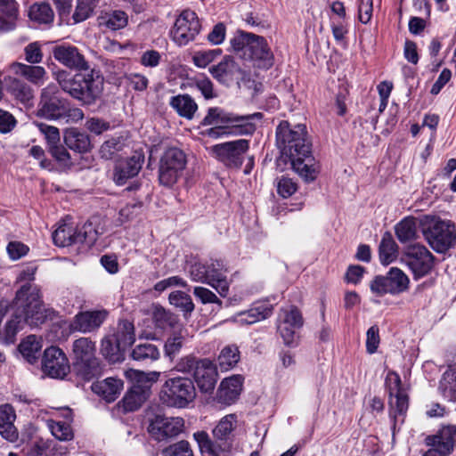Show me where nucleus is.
Returning <instances> with one entry per match:
<instances>
[{"label": "nucleus", "mask_w": 456, "mask_h": 456, "mask_svg": "<svg viewBox=\"0 0 456 456\" xmlns=\"http://www.w3.org/2000/svg\"><path fill=\"white\" fill-rule=\"evenodd\" d=\"M228 268L222 259H211V262H195L190 267V276L193 281L206 283L216 290L222 297L229 294L230 281L225 273Z\"/></svg>", "instance_id": "nucleus-8"}, {"label": "nucleus", "mask_w": 456, "mask_h": 456, "mask_svg": "<svg viewBox=\"0 0 456 456\" xmlns=\"http://www.w3.org/2000/svg\"><path fill=\"white\" fill-rule=\"evenodd\" d=\"M409 277L399 268L392 267L386 275H377L371 281L370 288L377 296L386 294L398 295L408 290Z\"/></svg>", "instance_id": "nucleus-14"}, {"label": "nucleus", "mask_w": 456, "mask_h": 456, "mask_svg": "<svg viewBox=\"0 0 456 456\" xmlns=\"http://www.w3.org/2000/svg\"><path fill=\"white\" fill-rule=\"evenodd\" d=\"M221 54L222 50L219 48L208 51H199L193 55L192 61L197 67L205 68Z\"/></svg>", "instance_id": "nucleus-54"}, {"label": "nucleus", "mask_w": 456, "mask_h": 456, "mask_svg": "<svg viewBox=\"0 0 456 456\" xmlns=\"http://www.w3.org/2000/svg\"><path fill=\"white\" fill-rule=\"evenodd\" d=\"M47 151L61 169H69L73 166L71 156L67 147L61 143L47 147Z\"/></svg>", "instance_id": "nucleus-48"}, {"label": "nucleus", "mask_w": 456, "mask_h": 456, "mask_svg": "<svg viewBox=\"0 0 456 456\" xmlns=\"http://www.w3.org/2000/svg\"><path fill=\"white\" fill-rule=\"evenodd\" d=\"M112 338L118 343V346L126 350L135 341L134 323L128 320L119 321L117 331L112 335Z\"/></svg>", "instance_id": "nucleus-34"}, {"label": "nucleus", "mask_w": 456, "mask_h": 456, "mask_svg": "<svg viewBox=\"0 0 456 456\" xmlns=\"http://www.w3.org/2000/svg\"><path fill=\"white\" fill-rule=\"evenodd\" d=\"M397 245L389 232H386L379 243V254L383 265L392 263L396 257Z\"/></svg>", "instance_id": "nucleus-43"}, {"label": "nucleus", "mask_w": 456, "mask_h": 456, "mask_svg": "<svg viewBox=\"0 0 456 456\" xmlns=\"http://www.w3.org/2000/svg\"><path fill=\"white\" fill-rule=\"evenodd\" d=\"M183 428V418L157 414L150 420L148 432L155 441L166 442L179 436Z\"/></svg>", "instance_id": "nucleus-17"}, {"label": "nucleus", "mask_w": 456, "mask_h": 456, "mask_svg": "<svg viewBox=\"0 0 456 456\" xmlns=\"http://www.w3.org/2000/svg\"><path fill=\"white\" fill-rule=\"evenodd\" d=\"M278 321L300 328L304 325L303 315L300 310L295 305L281 309Z\"/></svg>", "instance_id": "nucleus-50"}, {"label": "nucleus", "mask_w": 456, "mask_h": 456, "mask_svg": "<svg viewBox=\"0 0 456 456\" xmlns=\"http://www.w3.org/2000/svg\"><path fill=\"white\" fill-rule=\"evenodd\" d=\"M28 17L39 24H51L54 19V12L50 4L36 3L29 7Z\"/></svg>", "instance_id": "nucleus-39"}, {"label": "nucleus", "mask_w": 456, "mask_h": 456, "mask_svg": "<svg viewBox=\"0 0 456 456\" xmlns=\"http://www.w3.org/2000/svg\"><path fill=\"white\" fill-rule=\"evenodd\" d=\"M17 17V2L15 0H0V30H12L15 27Z\"/></svg>", "instance_id": "nucleus-33"}, {"label": "nucleus", "mask_w": 456, "mask_h": 456, "mask_svg": "<svg viewBox=\"0 0 456 456\" xmlns=\"http://www.w3.org/2000/svg\"><path fill=\"white\" fill-rule=\"evenodd\" d=\"M14 314L4 328V337L12 342L18 330L26 323L30 327H40L47 321L59 320L60 313L45 307L40 289L35 284H23L16 292L12 301Z\"/></svg>", "instance_id": "nucleus-2"}, {"label": "nucleus", "mask_w": 456, "mask_h": 456, "mask_svg": "<svg viewBox=\"0 0 456 456\" xmlns=\"http://www.w3.org/2000/svg\"><path fill=\"white\" fill-rule=\"evenodd\" d=\"M248 149V140L238 139L212 146L211 153L225 167L239 169L243 164L244 155Z\"/></svg>", "instance_id": "nucleus-16"}, {"label": "nucleus", "mask_w": 456, "mask_h": 456, "mask_svg": "<svg viewBox=\"0 0 456 456\" xmlns=\"http://www.w3.org/2000/svg\"><path fill=\"white\" fill-rule=\"evenodd\" d=\"M230 44L236 53L249 61L256 69L267 70L274 65V54L262 36L239 29Z\"/></svg>", "instance_id": "nucleus-5"}, {"label": "nucleus", "mask_w": 456, "mask_h": 456, "mask_svg": "<svg viewBox=\"0 0 456 456\" xmlns=\"http://www.w3.org/2000/svg\"><path fill=\"white\" fill-rule=\"evenodd\" d=\"M162 456H193L192 449L186 440H181L161 450Z\"/></svg>", "instance_id": "nucleus-51"}, {"label": "nucleus", "mask_w": 456, "mask_h": 456, "mask_svg": "<svg viewBox=\"0 0 456 456\" xmlns=\"http://www.w3.org/2000/svg\"><path fill=\"white\" fill-rule=\"evenodd\" d=\"M183 346V337L177 332L168 337L164 345V353L171 361L179 354Z\"/></svg>", "instance_id": "nucleus-52"}, {"label": "nucleus", "mask_w": 456, "mask_h": 456, "mask_svg": "<svg viewBox=\"0 0 456 456\" xmlns=\"http://www.w3.org/2000/svg\"><path fill=\"white\" fill-rule=\"evenodd\" d=\"M53 58L64 67L79 71H87L89 69L88 61L85 56L80 53L77 47L62 44L55 45L53 48Z\"/></svg>", "instance_id": "nucleus-22"}, {"label": "nucleus", "mask_w": 456, "mask_h": 456, "mask_svg": "<svg viewBox=\"0 0 456 456\" xmlns=\"http://www.w3.org/2000/svg\"><path fill=\"white\" fill-rule=\"evenodd\" d=\"M25 61L29 64H37L43 61V52L39 42L29 43L24 48Z\"/></svg>", "instance_id": "nucleus-57"}, {"label": "nucleus", "mask_w": 456, "mask_h": 456, "mask_svg": "<svg viewBox=\"0 0 456 456\" xmlns=\"http://www.w3.org/2000/svg\"><path fill=\"white\" fill-rule=\"evenodd\" d=\"M121 147L119 138H110L102 144L99 153L102 159H110L117 151L121 150Z\"/></svg>", "instance_id": "nucleus-60"}, {"label": "nucleus", "mask_w": 456, "mask_h": 456, "mask_svg": "<svg viewBox=\"0 0 456 456\" xmlns=\"http://www.w3.org/2000/svg\"><path fill=\"white\" fill-rule=\"evenodd\" d=\"M168 299L171 305L183 312L184 316L191 314L194 310V304L191 296L183 291L175 290L171 292Z\"/></svg>", "instance_id": "nucleus-46"}, {"label": "nucleus", "mask_w": 456, "mask_h": 456, "mask_svg": "<svg viewBox=\"0 0 456 456\" xmlns=\"http://www.w3.org/2000/svg\"><path fill=\"white\" fill-rule=\"evenodd\" d=\"M435 256L421 244L407 246L402 255V261L409 267L415 280L430 273L435 265Z\"/></svg>", "instance_id": "nucleus-13"}, {"label": "nucleus", "mask_w": 456, "mask_h": 456, "mask_svg": "<svg viewBox=\"0 0 456 456\" xmlns=\"http://www.w3.org/2000/svg\"><path fill=\"white\" fill-rule=\"evenodd\" d=\"M70 370L64 352L57 346H50L44 352L42 370L53 379H63Z\"/></svg>", "instance_id": "nucleus-19"}, {"label": "nucleus", "mask_w": 456, "mask_h": 456, "mask_svg": "<svg viewBox=\"0 0 456 456\" xmlns=\"http://www.w3.org/2000/svg\"><path fill=\"white\" fill-rule=\"evenodd\" d=\"M366 351L372 354L377 352L380 338H379V329L377 325L371 326L366 334Z\"/></svg>", "instance_id": "nucleus-64"}, {"label": "nucleus", "mask_w": 456, "mask_h": 456, "mask_svg": "<svg viewBox=\"0 0 456 456\" xmlns=\"http://www.w3.org/2000/svg\"><path fill=\"white\" fill-rule=\"evenodd\" d=\"M209 72L219 83L230 86L232 83L240 84L244 80L246 72L239 66L232 56L226 55L216 65L209 68Z\"/></svg>", "instance_id": "nucleus-21"}, {"label": "nucleus", "mask_w": 456, "mask_h": 456, "mask_svg": "<svg viewBox=\"0 0 456 456\" xmlns=\"http://www.w3.org/2000/svg\"><path fill=\"white\" fill-rule=\"evenodd\" d=\"M153 322L156 328L162 330H176L179 328L177 327L179 324L178 316L161 306H158L154 309Z\"/></svg>", "instance_id": "nucleus-38"}, {"label": "nucleus", "mask_w": 456, "mask_h": 456, "mask_svg": "<svg viewBox=\"0 0 456 456\" xmlns=\"http://www.w3.org/2000/svg\"><path fill=\"white\" fill-rule=\"evenodd\" d=\"M276 143L283 156L287 157L293 170L305 182L314 181L320 173V165L312 151L305 125L292 126L282 120L276 128Z\"/></svg>", "instance_id": "nucleus-1"}, {"label": "nucleus", "mask_w": 456, "mask_h": 456, "mask_svg": "<svg viewBox=\"0 0 456 456\" xmlns=\"http://www.w3.org/2000/svg\"><path fill=\"white\" fill-rule=\"evenodd\" d=\"M187 165L186 154L177 147H169L163 152L159 167V181L171 187L182 176Z\"/></svg>", "instance_id": "nucleus-12"}, {"label": "nucleus", "mask_w": 456, "mask_h": 456, "mask_svg": "<svg viewBox=\"0 0 456 456\" xmlns=\"http://www.w3.org/2000/svg\"><path fill=\"white\" fill-rule=\"evenodd\" d=\"M54 78L63 92L82 105L94 104L103 91L104 77L99 69L89 68L76 74L61 69L54 73Z\"/></svg>", "instance_id": "nucleus-3"}, {"label": "nucleus", "mask_w": 456, "mask_h": 456, "mask_svg": "<svg viewBox=\"0 0 456 456\" xmlns=\"http://www.w3.org/2000/svg\"><path fill=\"white\" fill-rule=\"evenodd\" d=\"M95 343L89 338H79L73 342L74 361L95 358Z\"/></svg>", "instance_id": "nucleus-41"}, {"label": "nucleus", "mask_w": 456, "mask_h": 456, "mask_svg": "<svg viewBox=\"0 0 456 456\" xmlns=\"http://www.w3.org/2000/svg\"><path fill=\"white\" fill-rule=\"evenodd\" d=\"M169 103L180 117L189 120L193 118L198 110V104L187 94L171 97Z\"/></svg>", "instance_id": "nucleus-32"}, {"label": "nucleus", "mask_w": 456, "mask_h": 456, "mask_svg": "<svg viewBox=\"0 0 456 456\" xmlns=\"http://www.w3.org/2000/svg\"><path fill=\"white\" fill-rule=\"evenodd\" d=\"M297 191V184L293 179L281 176L277 183V192L278 194L284 198H289Z\"/></svg>", "instance_id": "nucleus-58"}, {"label": "nucleus", "mask_w": 456, "mask_h": 456, "mask_svg": "<svg viewBox=\"0 0 456 456\" xmlns=\"http://www.w3.org/2000/svg\"><path fill=\"white\" fill-rule=\"evenodd\" d=\"M237 427V416L227 414L223 417L212 430L213 439L206 431H198L193 437L201 452L208 456H228L233 443V431Z\"/></svg>", "instance_id": "nucleus-6"}, {"label": "nucleus", "mask_w": 456, "mask_h": 456, "mask_svg": "<svg viewBox=\"0 0 456 456\" xmlns=\"http://www.w3.org/2000/svg\"><path fill=\"white\" fill-rule=\"evenodd\" d=\"M41 349L40 343L37 340L36 336H28L20 345L19 350L20 354L30 363L34 362L37 358V354Z\"/></svg>", "instance_id": "nucleus-49"}, {"label": "nucleus", "mask_w": 456, "mask_h": 456, "mask_svg": "<svg viewBox=\"0 0 456 456\" xmlns=\"http://www.w3.org/2000/svg\"><path fill=\"white\" fill-rule=\"evenodd\" d=\"M389 416L393 420L392 428L395 430L397 416L405 415L409 407V396L407 391L395 394L393 398H389Z\"/></svg>", "instance_id": "nucleus-40"}, {"label": "nucleus", "mask_w": 456, "mask_h": 456, "mask_svg": "<svg viewBox=\"0 0 456 456\" xmlns=\"http://www.w3.org/2000/svg\"><path fill=\"white\" fill-rule=\"evenodd\" d=\"M396 238L401 243H406L418 238L417 219L407 216L401 220L395 227Z\"/></svg>", "instance_id": "nucleus-35"}, {"label": "nucleus", "mask_w": 456, "mask_h": 456, "mask_svg": "<svg viewBox=\"0 0 456 456\" xmlns=\"http://www.w3.org/2000/svg\"><path fill=\"white\" fill-rule=\"evenodd\" d=\"M12 69L15 74L23 77L36 86H41L45 82L46 70L42 66L15 62L12 64Z\"/></svg>", "instance_id": "nucleus-31"}, {"label": "nucleus", "mask_w": 456, "mask_h": 456, "mask_svg": "<svg viewBox=\"0 0 456 456\" xmlns=\"http://www.w3.org/2000/svg\"><path fill=\"white\" fill-rule=\"evenodd\" d=\"M53 243L58 247L81 245L90 248L98 238V232L92 223H85L82 226L61 224L52 234Z\"/></svg>", "instance_id": "nucleus-10"}, {"label": "nucleus", "mask_w": 456, "mask_h": 456, "mask_svg": "<svg viewBox=\"0 0 456 456\" xmlns=\"http://www.w3.org/2000/svg\"><path fill=\"white\" fill-rule=\"evenodd\" d=\"M193 378L202 393H211L217 381L216 366L209 359H201Z\"/></svg>", "instance_id": "nucleus-25"}, {"label": "nucleus", "mask_w": 456, "mask_h": 456, "mask_svg": "<svg viewBox=\"0 0 456 456\" xmlns=\"http://www.w3.org/2000/svg\"><path fill=\"white\" fill-rule=\"evenodd\" d=\"M263 114L255 112L250 115H237L228 112L219 107H211L200 122V126H214L200 132L202 136L218 139L224 135H247L253 134L256 125L253 119L262 118Z\"/></svg>", "instance_id": "nucleus-4"}, {"label": "nucleus", "mask_w": 456, "mask_h": 456, "mask_svg": "<svg viewBox=\"0 0 456 456\" xmlns=\"http://www.w3.org/2000/svg\"><path fill=\"white\" fill-rule=\"evenodd\" d=\"M201 359L195 357L192 354L182 357L175 364V369L183 373H195L196 369L200 365Z\"/></svg>", "instance_id": "nucleus-59"}, {"label": "nucleus", "mask_w": 456, "mask_h": 456, "mask_svg": "<svg viewBox=\"0 0 456 456\" xmlns=\"http://www.w3.org/2000/svg\"><path fill=\"white\" fill-rule=\"evenodd\" d=\"M107 28L118 30L127 25V15L123 11H114L105 22Z\"/></svg>", "instance_id": "nucleus-62"}, {"label": "nucleus", "mask_w": 456, "mask_h": 456, "mask_svg": "<svg viewBox=\"0 0 456 456\" xmlns=\"http://www.w3.org/2000/svg\"><path fill=\"white\" fill-rule=\"evenodd\" d=\"M40 132L45 135L47 147L56 145L61 142L60 131L57 127L45 124L38 125Z\"/></svg>", "instance_id": "nucleus-63"}, {"label": "nucleus", "mask_w": 456, "mask_h": 456, "mask_svg": "<svg viewBox=\"0 0 456 456\" xmlns=\"http://www.w3.org/2000/svg\"><path fill=\"white\" fill-rule=\"evenodd\" d=\"M15 419V411L10 404L0 406V435L10 442L18 439V430L14 426Z\"/></svg>", "instance_id": "nucleus-28"}, {"label": "nucleus", "mask_w": 456, "mask_h": 456, "mask_svg": "<svg viewBox=\"0 0 456 456\" xmlns=\"http://www.w3.org/2000/svg\"><path fill=\"white\" fill-rule=\"evenodd\" d=\"M101 351L106 359L114 362L123 357V354L126 350L121 346H118V343L115 339L112 336H110L102 339Z\"/></svg>", "instance_id": "nucleus-47"}, {"label": "nucleus", "mask_w": 456, "mask_h": 456, "mask_svg": "<svg viewBox=\"0 0 456 456\" xmlns=\"http://www.w3.org/2000/svg\"><path fill=\"white\" fill-rule=\"evenodd\" d=\"M200 29L201 25L196 12L186 9L176 18L170 30V37L177 45L183 46L193 41Z\"/></svg>", "instance_id": "nucleus-15"}, {"label": "nucleus", "mask_w": 456, "mask_h": 456, "mask_svg": "<svg viewBox=\"0 0 456 456\" xmlns=\"http://www.w3.org/2000/svg\"><path fill=\"white\" fill-rule=\"evenodd\" d=\"M52 434L61 441H69L73 438L72 428L66 422H56L51 426Z\"/></svg>", "instance_id": "nucleus-61"}, {"label": "nucleus", "mask_w": 456, "mask_h": 456, "mask_svg": "<svg viewBox=\"0 0 456 456\" xmlns=\"http://www.w3.org/2000/svg\"><path fill=\"white\" fill-rule=\"evenodd\" d=\"M243 378L240 375L224 379L216 392V401L224 405L234 403L242 390Z\"/></svg>", "instance_id": "nucleus-26"}, {"label": "nucleus", "mask_w": 456, "mask_h": 456, "mask_svg": "<svg viewBox=\"0 0 456 456\" xmlns=\"http://www.w3.org/2000/svg\"><path fill=\"white\" fill-rule=\"evenodd\" d=\"M143 163L144 154L142 151H134L131 157L119 159L114 167L113 181L118 185L125 184L138 175Z\"/></svg>", "instance_id": "nucleus-24"}, {"label": "nucleus", "mask_w": 456, "mask_h": 456, "mask_svg": "<svg viewBox=\"0 0 456 456\" xmlns=\"http://www.w3.org/2000/svg\"><path fill=\"white\" fill-rule=\"evenodd\" d=\"M193 295L203 304H216L219 308H222L223 302L210 289L204 287H195Z\"/></svg>", "instance_id": "nucleus-56"}, {"label": "nucleus", "mask_w": 456, "mask_h": 456, "mask_svg": "<svg viewBox=\"0 0 456 456\" xmlns=\"http://www.w3.org/2000/svg\"><path fill=\"white\" fill-rule=\"evenodd\" d=\"M240 358L238 346L235 345H229L224 346L218 357L217 363L221 371H227L239 362Z\"/></svg>", "instance_id": "nucleus-42"}, {"label": "nucleus", "mask_w": 456, "mask_h": 456, "mask_svg": "<svg viewBox=\"0 0 456 456\" xmlns=\"http://www.w3.org/2000/svg\"><path fill=\"white\" fill-rule=\"evenodd\" d=\"M273 306L270 304L261 303L252 306L246 312L240 314V322L247 324H253L256 322L267 319L273 314Z\"/></svg>", "instance_id": "nucleus-36"}, {"label": "nucleus", "mask_w": 456, "mask_h": 456, "mask_svg": "<svg viewBox=\"0 0 456 456\" xmlns=\"http://www.w3.org/2000/svg\"><path fill=\"white\" fill-rule=\"evenodd\" d=\"M131 357L134 361L139 362H152L159 357V351L158 347L151 343H142L137 345L131 352Z\"/></svg>", "instance_id": "nucleus-44"}, {"label": "nucleus", "mask_w": 456, "mask_h": 456, "mask_svg": "<svg viewBox=\"0 0 456 456\" xmlns=\"http://www.w3.org/2000/svg\"><path fill=\"white\" fill-rule=\"evenodd\" d=\"M5 87L7 92L23 103L28 102L33 98L32 88L18 78L9 77L5 82Z\"/></svg>", "instance_id": "nucleus-37"}, {"label": "nucleus", "mask_w": 456, "mask_h": 456, "mask_svg": "<svg viewBox=\"0 0 456 456\" xmlns=\"http://www.w3.org/2000/svg\"><path fill=\"white\" fill-rule=\"evenodd\" d=\"M73 373L83 381H90L101 374L99 360L95 358L73 361Z\"/></svg>", "instance_id": "nucleus-30"}, {"label": "nucleus", "mask_w": 456, "mask_h": 456, "mask_svg": "<svg viewBox=\"0 0 456 456\" xmlns=\"http://www.w3.org/2000/svg\"><path fill=\"white\" fill-rule=\"evenodd\" d=\"M196 397L192 379L187 377L168 378L159 392V399L169 407L184 408Z\"/></svg>", "instance_id": "nucleus-9"}, {"label": "nucleus", "mask_w": 456, "mask_h": 456, "mask_svg": "<svg viewBox=\"0 0 456 456\" xmlns=\"http://www.w3.org/2000/svg\"><path fill=\"white\" fill-rule=\"evenodd\" d=\"M108 315L109 313L105 309L81 311L73 317L68 325L69 332H94L102 325Z\"/></svg>", "instance_id": "nucleus-20"}, {"label": "nucleus", "mask_w": 456, "mask_h": 456, "mask_svg": "<svg viewBox=\"0 0 456 456\" xmlns=\"http://www.w3.org/2000/svg\"><path fill=\"white\" fill-rule=\"evenodd\" d=\"M123 388V381L119 379L107 378L92 385V390L108 403L114 402Z\"/></svg>", "instance_id": "nucleus-29"}, {"label": "nucleus", "mask_w": 456, "mask_h": 456, "mask_svg": "<svg viewBox=\"0 0 456 456\" xmlns=\"http://www.w3.org/2000/svg\"><path fill=\"white\" fill-rule=\"evenodd\" d=\"M456 426L443 427L436 435L428 436L425 443L430 448L423 456H448L454 448Z\"/></svg>", "instance_id": "nucleus-18"}, {"label": "nucleus", "mask_w": 456, "mask_h": 456, "mask_svg": "<svg viewBox=\"0 0 456 456\" xmlns=\"http://www.w3.org/2000/svg\"><path fill=\"white\" fill-rule=\"evenodd\" d=\"M63 142L67 148L77 153L89 152L93 148L90 136L76 127L68 128L64 131Z\"/></svg>", "instance_id": "nucleus-27"}, {"label": "nucleus", "mask_w": 456, "mask_h": 456, "mask_svg": "<svg viewBox=\"0 0 456 456\" xmlns=\"http://www.w3.org/2000/svg\"><path fill=\"white\" fill-rule=\"evenodd\" d=\"M385 383L389 394V398H393L395 394L406 391L403 387L401 377L394 370L388 371Z\"/></svg>", "instance_id": "nucleus-55"}, {"label": "nucleus", "mask_w": 456, "mask_h": 456, "mask_svg": "<svg viewBox=\"0 0 456 456\" xmlns=\"http://www.w3.org/2000/svg\"><path fill=\"white\" fill-rule=\"evenodd\" d=\"M70 110V102L61 95L57 86L45 87L40 95L37 115L51 120L64 119Z\"/></svg>", "instance_id": "nucleus-11"}, {"label": "nucleus", "mask_w": 456, "mask_h": 456, "mask_svg": "<svg viewBox=\"0 0 456 456\" xmlns=\"http://www.w3.org/2000/svg\"><path fill=\"white\" fill-rule=\"evenodd\" d=\"M100 0H77L75 11L72 14L73 23L77 24L90 18Z\"/></svg>", "instance_id": "nucleus-45"}, {"label": "nucleus", "mask_w": 456, "mask_h": 456, "mask_svg": "<svg viewBox=\"0 0 456 456\" xmlns=\"http://www.w3.org/2000/svg\"><path fill=\"white\" fill-rule=\"evenodd\" d=\"M151 381L143 372L139 374V379L126 393L121 403L125 411H134L149 398L151 395Z\"/></svg>", "instance_id": "nucleus-23"}, {"label": "nucleus", "mask_w": 456, "mask_h": 456, "mask_svg": "<svg viewBox=\"0 0 456 456\" xmlns=\"http://www.w3.org/2000/svg\"><path fill=\"white\" fill-rule=\"evenodd\" d=\"M424 239L433 250L444 254L456 244V225L451 220L426 215L419 220Z\"/></svg>", "instance_id": "nucleus-7"}, {"label": "nucleus", "mask_w": 456, "mask_h": 456, "mask_svg": "<svg viewBox=\"0 0 456 456\" xmlns=\"http://www.w3.org/2000/svg\"><path fill=\"white\" fill-rule=\"evenodd\" d=\"M300 327L292 326L281 321H277V332L287 346H294L296 343V330Z\"/></svg>", "instance_id": "nucleus-53"}]
</instances>
